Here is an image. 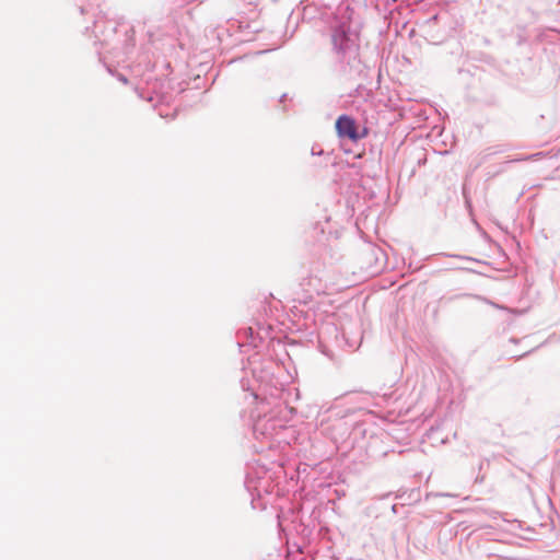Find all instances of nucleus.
<instances>
[{"label":"nucleus","instance_id":"nucleus-5","mask_svg":"<svg viewBox=\"0 0 560 560\" xmlns=\"http://www.w3.org/2000/svg\"><path fill=\"white\" fill-rule=\"evenodd\" d=\"M302 285L310 296L326 294L328 291V285L316 276H310L307 279H304Z\"/></svg>","mask_w":560,"mask_h":560},{"label":"nucleus","instance_id":"nucleus-4","mask_svg":"<svg viewBox=\"0 0 560 560\" xmlns=\"http://www.w3.org/2000/svg\"><path fill=\"white\" fill-rule=\"evenodd\" d=\"M337 133L340 138H348L350 140H358L359 133L357 130L355 121L353 118L341 115L336 121Z\"/></svg>","mask_w":560,"mask_h":560},{"label":"nucleus","instance_id":"nucleus-3","mask_svg":"<svg viewBox=\"0 0 560 560\" xmlns=\"http://www.w3.org/2000/svg\"><path fill=\"white\" fill-rule=\"evenodd\" d=\"M93 33L96 38L95 44L103 48H108L109 52L118 55L128 54L133 47V30L127 24H118L113 20L98 18L94 22Z\"/></svg>","mask_w":560,"mask_h":560},{"label":"nucleus","instance_id":"nucleus-6","mask_svg":"<svg viewBox=\"0 0 560 560\" xmlns=\"http://www.w3.org/2000/svg\"><path fill=\"white\" fill-rule=\"evenodd\" d=\"M360 396H361V398L363 400V401H359L361 404L360 408L368 407L369 404H370V401H368V400L371 399L372 395L370 393H362V394H360Z\"/></svg>","mask_w":560,"mask_h":560},{"label":"nucleus","instance_id":"nucleus-10","mask_svg":"<svg viewBox=\"0 0 560 560\" xmlns=\"http://www.w3.org/2000/svg\"><path fill=\"white\" fill-rule=\"evenodd\" d=\"M118 80L121 81L122 83H127V78L125 75L119 74Z\"/></svg>","mask_w":560,"mask_h":560},{"label":"nucleus","instance_id":"nucleus-11","mask_svg":"<svg viewBox=\"0 0 560 560\" xmlns=\"http://www.w3.org/2000/svg\"><path fill=\"white\" fill-rule=\"evenodd\" d=\"M285 96H287V94L281 95L280 101H281V102H282V101H284V97H285Z\"/></svg>","mask_w":560,"mask_h":560},{"label":"nucleus","instance_id":"nucleus-2","mask_svg":"<svg viewBox=\"0 0 560 560\" xmlns=\"http://www.w3.org/2000/svg\"><path fill=\"white\" fill-rule=\"evenodd\" d=\"M329 51L335 67L346 72L359 60L360 33L353 27L347 12L335 15L328 24Z\"/></svg>","mask_w":560,"mask_h":560},{"label":"nucleus","instance_id":"nucleus-9","mask_svg":"<svg viewBox=\"0 0 560 560\" xmlns=\"http://www.w3.org/2000/svg\"><path fill=\"white\" fill-rule=\"evenodd\" d=\"M241 385L244 390L250 389V387L248 386V382L245 381L244 378L241 381Z\"/></svg>","mask_w":560,"mask_h":560},{"label":"nucleus","instance_id":"nucleus-13","mask_svg":"<svg viewBox=\"0 0 560 560\" xmlns=\"http://www.w3.org/2000/svg\"><path fill=\"white\" fill-rule=\"evenodd\" d=\"M459 259H469L468 257L457 256Z\"/></svg>","mask_w":560,"mask_h":560},{"label":"nucleus","instance_id":"nucleus-8","mask_svg":"<svg viewBox=\"0 0 560 560\" xmlns=\"http://www.w3.org/2000/svg\"><path fill=\"white\" fill-rule=\"evenodd\" d=\"M262 373H264V375H262V374H261V375H257V374H256V371H255V370L253 371V375H254V377L256 378V381H257V382H259V384H260V385H259V387H260V388H261V386H262V384H264V382H265V378L269 375V374H268V373H266V372H262Z\"/></svg>","mask_w":560,"mask_h":560},{"label":"nucleus","instance_id":"nucleus-7","mask_svg":"<svg viewBox=\"0 0 560 560\" xmlns=\"http://www.w3.org/2000/svg\"><path fill=\"white\" fill-rule=\"evenodd\" d=\"M244 334H249V336H247L249 338V345L254 346V347H257V341H256V337L253 336V328H247L244 330Z\"/></svg>","mask_w":560,"mask_h":560},{"label":"nucleus","instance_id":"nucleus-1","mask_svg":"<svg viewBox=\"0 0 560 560\" xmlns=\"http://www.w3.org/2000/svg\"><path fill=\"white\" fill-rule=\"evenodd\" d=\"M282 390L275 388L270 396L260 397L253 393L256 401L250 412L253 420V433L256 440L266 443L268 448L289 444L294 431L289 425L294 415V409L282 399Z\"/></svg>","mask_w":560,"mask_h":560},{"label":"nucleus","instance_id":"nucleus-12","mask_svg":"<svg viewBox=\"0 0 560 560\" xmlns=\"http://www.w3.org/2000/svg\"><path fill=\"white\" fill-rule=\"evenodd\" d=\"M440 495L441 497H451V494H447V493H441Z\"/></svg>","mask_w":560,"mask_h":560}]
</instances>
